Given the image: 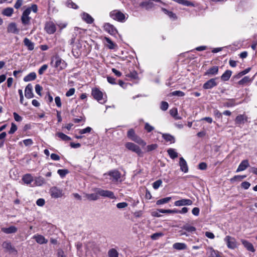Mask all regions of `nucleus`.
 Returning a JSON list of instances; mask_svg holds the SVG:
<instances>
[{
	"label": "nucleus",
	"mask_w": 257,
	"mask_h": 257,
	"mask_svg": "<svg viewBox=\"0 0 257 257\" xmlns=\"http://www.w3.org/2000/svg\"><path fill=\"white\" fill-rule=\"evenodd\" d=\"M50 64L60 70L64 69L67 66V63L58 55L51 58Z\"/></svg>",
	"instance_id": "1"
},
{
	"label": "nucleus",
	"mask_w": 257,
	"mask_h": 257,
	"mask_svg": "<svg viewBox=\"0 0 257 257\" xmlns=\"http://www.w3.org/2000/svg\"><path fill=\"white\" fill-rule=\"evenodd\" d=\"M91 95L100 103L104 104L107 101L106 97H104L102 92L97 88L92 89Z\"/></svg>",
	"instance_id": "2"
},
{
	"label": "nucleus",
	"mask_w": 257,
	"mask_h": 257,
	"mask_svg": "<svg viewBox=\"0 0 257 257\" xmlns=\"http://www.w3.org/2000/svg\"><path fill=\"white\" fill-rule=\"evenodd\" d=\"M110 17L114 20L123 22L125 19L124 14L118 10H114L110 13Z\"/></svg>",
	"instance_id": "3"
},
{
	"label": "nucleus",
	"mask_w": 257,
	"mask_h": 257,
	"mask_svg": "<svg viewBox=\"0 0 257 257\" xmlns=\"http://www.w3.org/2000/svg\"><path fill=\"white\" fill-rule=\"evenodd\" d=\"M227 247L229 249H234L237 247V243L235 238L232 236L227 235L224 238Z\"/></svg>",
	"instance_id": "4"
},
{
	"label": "nucleus",
	"mask_w": 257,
	"mask_h": 257,
	"mask_svg": "<svg viewBox=\"0 0 257 257\" xmlns=\"http://www.w3.org/2000/svg\"><path fill=\"white\" fill-rule=\"evenodd\" d=\"M125 147L130 151L137 154L139 156H143V152L138 145L131 142H127L125 144Z\"/></svg>",
	"instance_id": "5"
},
{
	"label": "nucleus",
	"mask_w": 257,
	"mask_h": 257,
	"mask_svg": "<svg viewBox=\"0 0 257 257\" xmlns=\"http://www.w3.org/2000/svg\"><path fill=\"white\" fill-rule=\"evenodd\" d=\"M218 79V77H215L211 78L203 85V88L204 89H210L218 85V82L217 80Z\"/></svg>",
	"instance_id": "6"
},
{
	"label": "nucleus",
	"mask_w": 257,
	"mask_h": 257,
	"mask_svg": "<svg viewBox=\"0 0 257 257\" xmlns=\"http://www.w3.org/2000/svg\"><path fill=\"white\" fill-rule=\"evenodd\" d=\"M31 12V9H27L23 12L21 17V21L23 25H28L30 24L31 17H29V15Z\"/></svg>",
	"instance_id": "7"
},
{
	"label": "nucleus",
	"mask_w": 257,
	"mask_h": 257,
	"mask_svg": "<svg viewBox=\"0 0 257 257\" xmlns=\"http://www.w3.org/2000/svg\"><path fill=\"white\" fill-rule=\"evenodd\" d=\"M44 29L48 34H53L56 31V25L52 21L47 22L45 24Z\"/></svg>",
	"instance_id": "8"
},
{
	"label": "nucleus",
	"mask_w": 257,
	"mask_h": 257,
	"mask_svg": "<svg viewBox=\"0 0 257 257\" xmlns=\"http://www.w3.org/2000/svg\"><path fill=\"white\" fill-rule=\"evenodd\" d=\"M97 191L99 196H101L104 197H107L112 199L116 198L113 192L111 191L103 190L101 189H97Z\"/></svg>",
	"instance_id": "9"
},
{
	"label": "nucleus",
	"mask_w": 257,
	"mask_h": 257,
	"mask_svg": "<svg viewBox=\"0 0 257 257\" xmlns=\"http://www.w3.org/2000/svg\"><path fill=\"white\" fill-rule=\"evenodd\" d=\"M51 196L54 198H58L62 197L63 194L62 190L56 187H53L50 189Z\"/></svg>",
	"instance_id": "10"
},
{
	"label": "nucleus",
	"mask_w": 257,
	"mask_h": 257,
	"mask_svg": "<svg viewBox=\"0 0 257 257\" xmlns=\"http://www.w3.org/2000/svg\"><path fill=\"white\" fill-rule=\"evenodd\" d=\"M103 28L105 31L107 32L110 35L114 36L117 33L116 29L113 26V25L110 23H105L103 26Z\"/></svg>",
	"instance_id": "11"
},
{
	"label": "nucleus",
	"mask_w": 257,
	"mask_h": 257,
	"mask_svg": "<svg viewBox=\"0 0 257 257\" xmlns=\"http://www.w3.org/2000/svg\"><path fill=\"white\" fill-rule=\"evenodd\" d=\"M193 204V201L188 199H182L176 201L174 202V205L176 206H181L185 205H191Z\"/></svg>",
	"instance_id": "12"
},
{
	"label": "nucleus",
	"mask_w": 257,
	"mask_h": 257,
	"mask_svg": "<svg viewBox=\"0 0 257 257\" xmlns=\"http://www.w3.org/2000/svg\"><path fill=\"white\" fill-rule=\"evenodd\" d=\"M219 68L217 66H213L209 68L205 73L204 75L211 77L216 75L218 73Z\"/></svg>",
	"instance_id": "13"
},
{
	"label": "nucleus",
	"mask_w": 257,
	"mask_h": 257,
	"mask_svg": "<svg viewBox=\"0 0 257 257\" xmlns=\"http://www.w3.org/2000/svg\"><path fill=\"white\" fill-rule=\"evenodd\" d=\"M25 97L28 99L33 98L34 94L33 93V86L31 84H28L25 88Z\"/></svg>",
	"instance_id": "14"
},
{
	"label": "nucleus",
	"mask_w": 257,
	"mask_h": 257,
	"mask_svg": "<svg viewBox=\"0 0 257 257\" xmlns=\"http://www.w3.org/2000/svg\"><path fill=\"white\" fill-rule=\"evenodd\" d=\"M207 257H221L217 250H214L212 247H208L206 252Z\"/></svg>",
	"instance_id": "15"
},
{
	"label": "nucleus",
	"mask_w": 257,
	"mask_h": 257,
	"mask_svg": "<svg viewBox=\"0 0 257 257\" xmlns=\"http://www.w3.org/2000/svg\"><path fill=\"white\" fill-rule=\"evenodd\" d=\"M242 244L243 245L244 247L248 251H251L252 252H254L255 251V249L252 243L249 242L248 241L241 239L240 240Z\"/></svg>",
	"instance_id": "16"
},
{
	"label": "nucleus",
	"mask_w": 257,
	"mask_h": 257,
	"mask_svg": "<svg viewBox=\"0 0 257 257\" xmlns=\"http://www.w3.org/2000/svg\"><path fill=\"white\" fill-rule=\"evenodd\" d=\"M247 117L244 114H239L237 115L235 119V122L236 124H244L247 121Z\"/></svg>",
	"instance_id": "17"
},
{
	"label": "nucleus",
	"mask_w": 257,
	"mask_h": 257,
	"mask_svg": "<svg viewBox=\"0 0 257 257\" xmlns=\"http://www.w3.org/2000/svg\"><path fill=\"white\" fill-rule=\"evenodd\" d=\"M249 166V162L247 160H243L239 165L236 172H239L245 170Z\"/></svg>",
	"instance_id": "18"
},
{
	"label": "nucleus",
	"mask_w": 257,
	"mask_h": 257,
	"mask_svg": "<svg viewBox=\"0 0 257 257\" xmlns=\"http://www.w3.org/2000/svg\"><path fill=\"white\" fill-rule=\"evenodd\" d=\"M139 6L142 8L145 9L146 10H150L154 7V4L151 1H144L141 2Z\"/></svg>",
	"instance_id": "19"
},
{
	"label": "nucleus",
	"mask_w": 257,
	"mask_h": 257,
	"mask_svg": "<svg viewBox=\"0 0 257 257\" xmlns=\"http://www.w3.org/2000/svg\"><path fill=\"white\" fill-rule=\"evenodd\" d=\"M179 165L180 170L184 172L187 173L188 172V167L186 161L183 157L180 158Z\"/></svg>",
	"instance_id": "20"
},
{
	"label": "nucleus",
	"mask_w": 257,
	"mask_h": 257,
	"mask_svg": "<svg viewBox=\"0 0 257 257\" xmlns=\"http://www.w3.org/2000/svg\"><path fill=\"white\" fill-rule=\"evenodd\" d=\"M82 20L86 23L91 24L94 22L93 18L88 13L83 12L81 15Z\"/></svg>",
	"instance_id": "21"
},
{
	"label": "nucleus",
	"mask_w": 257,
	"mask_h": 257,
	"mask_svg": "<svg viewBox=\"0 0 257 257\" xmlns=\"http://www.w3.org/2000/svg\"><path fill=\"white\" fill-rule=\"evenodd\" d=\"M2 246L6 249V251H9L11 252H17L16 249L10 242L4 241L2 244Z\"/></svg>",
	"instance_id": "22"
},
{
	"label": "nucleus",
	"mask_w": 257,
	"mask_h": 257,
	"mask_svg": "<svg viewBox=\"0 0 257 257\" xmlns=\"http://www.w3.org/2000/svg\"><path fill=\"white\" fill-rule=\"evenodd\" d=\"M227 100V101L223 103L225 107H231L241 103V102H236V99L234 98L228 99Z\"/></svg>",
	"instance_id": "23"
},
{
	"label": "nucleus",
	"mask_w": 257,
	"mask_h": 257,
	"mask_svg": "<svg viewBox=\"0 0 257 257\" xmlns=\"http://www.w3.org/2000/svg\"><path fill=\"white\" fill-rule=\"evenodd\" d=\"M1 230L6 234L15 233L18 231V228L15 226H11L9 227H3Z\"/></svg>",
	"instance_id": "24"
},
{
	"label": "nucleus",
	"mask_w": 257,
	"mask_h": 257,
	"mask_svg": "<svg viewBox=\"0 0 257 257\" xmlns=\"http://www.w3.org/2000/svg\"><path fill=\"white\" fill-rule=\"evenodd\" d=\"M33 238L35 239L36 242L40 244H45L48 242V240L46 239L44 236L40 234H37L33 236Z\"/></svg>",
	"instance_id": "25"
},
{
	"label": "nucleus",
	"mask_w": 257,
	"mask_h": 257,
	"mask_svg": "<svg viewBox=\"0 0 257 257\" xmlns=\"http://www.w3.org/2000/svg\"><path fill=\"white\" fill-rule=\"evenodd\" d=\"M7 30L9 33H12L14 34H18L19 32V30L17 27V25L15 23H10L8 25Z\"/></svg>",
	"instance_id": "26"
},
{
	"label": "nucleus",
	"mask_w": 257,
	"mask_h": 257,
	"mask_svg": "<svg viewBox=\"0 0 257 257\" xmlns=\"http://www.w3.org/2000/svg\"><path fill=\"white\" fill-rule=\"evenodd\" d=\"M24 44L27 47V49L30 51L34 49V43L27 38H25L24 40Z\"/></svg>",
	"instance_id": "27"
},
{
	"label": "nucleus",
	"mask_w": 257,
	"mask_h": 257,
	"mask_svg": "<svg viewBox=\"0 0 257 257\" xmlns=\"http://www.w3.org/2000/svg\"><path fill=\"white\" fill-rule=\"evenodd\" d=\"M108 175L113 178L114 180L115 181H118L121 177V174L120 173L116 170H112L110 171L108 173Z\"/></svg>",
	"instance_id": "28"
},
{
	"label": "nucleus",
	"mask_w": 257,
	"mask_h": 257,
	"mask_svg": "<svg viewBox=\"0 0 257 257\" xmlns=\"http://www.w3.org/2000/svg\"><path fill=\"white\" fill-rule=\"evenodd\" d=\"M162 138L167 142L170 143H174L175 142V137L170 134H163Z\"/></svg>",
	"instance_id": "29"
},
{
	"label": "nucleus",
	"mask_w": 257,
	"mask_h": 257,
	"mask_svg": "<svg viewBox=\"0 0 257 257\" xmlns=\"http://www.w3.org/2000/svg\"><path fill=\"white\" fill-rule=\"evenodd\" d=\"M173 247L176 250H184L187 249V245L185 243L176 242L173 244Z\"/></svg>",
	"instance_id": "30"
},
{
	"label": "nucleus",
	"mask_w": 257,
	"mask_h": 257,
	"mask_svg": "<svg viewBox=\"0 0 257 257\" xmlns=\"http://www.w3.org/2000/svg\"><path fill=\"white\" fill-rule=\"evenodd\" d=\"M232 74V71L230 70H226L221 76V79L223 81H228Z\"/></svg>",
	"instance_id": "31"
},
{
	"label": "nucleus",
	"mask_w": 257,
	"mask_h": 257,
	"mask_svg": "<svg viewBox=\"0 0 257 257\" xmlns=\"http://www.w3.org/2000/svg\"><path fill=\"white\" fill-rule=\"evenodd\" d=\"M86 197L90 201H95L99 199V194L97 190L95 193L86 194Z\"/></svg>",
	"instance_id": "32"
},
{
	"label": "nucleus",
	"mask_w": 257,
	"mask_h": 257,
	"mask_svg": "<svg viewBox=\"0 0 257 257\" xmlns=\"http://www.w3.org/2000/svg\"><path fill=\"white\" fill-rule=\"evenodd\" d=\"M36 77L37 75L35 72H31L24 78V81L25 82L33 81L35 80Z\"/></svg>",
	"instance_id": "33"
},
{
	"label": "nucleus",
	"mask_w": 257,
	"mask_h": 257,
	"mask_svg": "<svg viewBox=\"0 0 257 257\" xmlns=\"http://www.w3.org/2000/svg\"><path fill=\"white\" fill-rule=\"evenodd\" d=\"M24 182L27 184H30L33 181V177L30 174L25 175L22 178Z\"/></svg>",
	"instance_id": "34"
},
{
	"label": "nucleus",
	"mask_w": 257,
	"mask_h": 257,
	"mask_svg": "<svg viewBox=\"0 0 257 257\" xmlns=\"http://www.w3.org/2000/svg\"><path fill=\"white\" fill-rule=\"evenodd\" d=\"M14 13V9L12 8L8 7L3 10L2 14L4 16L11 17Z\"/></svg>",
	"instance_id": "35"
},
{
	"label": "nucleus",
	"mask_w": 257,
	"mask_h": 257,
	"mask_svg": "<svg viewBox=\"0 0 257 257\" xmlns=\"http://www.w3.org/2000/svg\"><path fill=\"white\" fill-rule=\"evenodd\" d=\"M132 141L142 146H145L146 145V143L137 135L134 138L132 139Z\"/></svg>",
	"instance_id": "36"
},
{
	"label": "nucleus",
	"mask_w": 257,
	"mask_h": 257,
	"mask_svg": "<svg viewBox=\"0 0 257 257\" xmlns=\"http://www.w3.org/2000/svg\"><path fill=\"white\" fill-rule=\"evenodd\" d=\"M56 136L64 141H68L71 140V138L63 133L58 132L56 134Z\"/></svg>",
	"instance_id": "37"
},
{
	"label": "nucleus",
	"mask_w": 257,
	"mask_h": 257,
	"mask_svg": "<svg viewBox=\"0 0 257 257\" xmlns=\"http://www.w3.org/2000/svg\"><path fill=\"white\" fill-rule=\"evenodd\" d=\"M173 1L179 4H181V5H182L184 6H191V7L194 6V4L192 2H190V1H186V0H173Z\"/></svg>",
	"instance_id": "38"
},
{
	"label": "nucleus",
	"mask_w": 257,
	"mask_h": 257,
	"mask_svg": "<svg viewBox=\"0 0 257 257\" xmlns=\"http://www.w3.org/2000/svg\"><path fill=\"white\" fill-rule=\"evenodd\" d=\"M167 153L169 155L170 157L172 159H175L178 156V153L175 151V149L170 148L167 150Z\"/></svg>",
	"instance_id": "39"
},
{
	"label": "nucleus",
	"mask_w": 257,
	"mask_h": 257,
	"mask_svg": "<svg viewBox=\"0 0 257 257\" xmlns=\"http://www.w3.org/2000/svg\"><path fill=\"white\" fill-rule=\"evenodd\" d=\"M182 228L184 230H185L186 231L189 232H193L196 231V229L195 227L190 225L189 224H186L184 225Z\"/></svg>",
	"instance_id": "40"
},
{
	"label": "nucleus",
	"mask_w": 257,
	"mask_h": 257,
	"mask_svg": "<svg viewBox=\"0 0 257 257\" xmlns=\"http://www.w3.org/2000/svg\"><path fill=\"white\" fill-rule=\"evenodd\" d=\"M161 10L165 14L167 15L169 17V18L173 19H177V16L176 14L173 13L172 12L169 11L167 10L166 9L163 8H162Z\"/></svg>",
	"instance_id": "41"
},
{
	"label": "nucleus",
	"mask_w": 257,
	"mask_h": 257,
	"mask_svg": "<svg viewBox=\"0 0 257 257\" xmlns=\"http://www.w3.org/2000/svg\"><path fill=\"white\" fill-rule=\"evenodd\" d=\"M118 252L115 248H112L108 251V257H118Z\"/></svg>",
	"instance_id": "42"
},
{
	"label": "nucleus",
	"mask_w": 257,
	"mask_h": 257,
	"mask_svg": "<svg viewBox=\"0 0 257 257\" xmlns=\"http://www.w3.org/2000/svg\"><path fill=\"white\" fill-rule=\"evenodd\" d=\"M246 177V175H235L230 179V181L231 183H234L236 181H241Z\"/></svg>",
	"instance_id": "43"
},
{
	"label": "nucleus",
	"mask_w": 257,
	"mask_h": 257,
	"mask_svg": "<svg viewBox=\"0 0 257 257\" xmlns=\"http://www.w3.org/2000/svg\"><path fill=\"white\" fill-rule=\"evenodd\" d=\"M66 6L68 8L76 10L79 8V7L71 0H67L66 2Z\"/></svg>",
	"instance_id": "44"
},
{
	"label": "nucleus",
	"mask_w": 257,
	"mask_h": 257,
	"mask_svg": "<svg viewBox=\"0 0 257 257\" xmlns=\"http://www.w3.org/2000/svg\"><path fill=\"white\" fill-rule=\"evenodd\" d=\"M171 199V197H167L166 198H164L161 199H159L157 201L156 204L157 205H161L163 204H165L168 203L169 201H170Z\"/></svg>",
	"instance_id": "45"
},
{
	"label": "nucleus",
	"mask_w": 257,
	"mask_h": 257,
	"mask_svg": "<svg viewBox=\"0 0 257 257\" xmlns=\"http://www.w3.org/2000/svg\"><path fill=\"white\" fill-rule=\"evenodd\" d=\"M69 173V171L67 169H59L57 171V173L62 178H64Z\"/></svg>",
	"instance_id": "46"
},
{
	"label": "nucleus",
	"mask_w": 257,
	"mask_h": 257,
	"mask_svg": "<svg viewBox=\"0 0 257 257\" xmlns=\"http://www.w3.org/2000/svg\"><path fill=\"white\" fill-rule=\"evenodd\" d=\"M137 136L135 131L133 128L130 129L127 133V137L130 140H132V139L134 138Z\"/></svg>",
	"instance_id": "47"
},
{
	"label": "nucleus",
	"mask_w": 257,
	"mask_h": 257,
	"mask_svg": "<svg viewBox=\"0 0 257 257\" xmlns=\"http://www.w3.org/2000/svg\"><path fill=\"white\" fill-rule=\"evenodd\" d=\"M158 211L162 213H176V209H159Z\"/></svg>",
	"instance_id": "48"
},
{
	"label": "nucleus",
	"mask_w": 257,
	"mask_h": 257,
	"mask_svg": "<svg viewBox=\"0 0 257 257\" xmlns=\"http://www.w3.org/2000/svg\"><path fill=\"white\" fill-rule=\"evenodd\" d=\"M250 81V78L249 76H245L240 80L238 82V84L240 85H243Z\"/></svg>",
	"instance_id": "49"
},
{
	"label": "nucleus",
	"mask_w": 257,
	"mask_h": 257,
	"mask_svg": "<svg viewBox=\"0 0 257 257\" xmlns=\"http://www.w3.org/2000/svg\"><path fill=\"white\" fill-rule=\"evenodd\" d=\"M105 40L108 44V47L110 49H114L115 48V46H116L115 44H114L109 38L105 37Z\"/></svg>",
	"instance_id": "50"
},
{
	"label": "nucleus",
	"mask_w": 257,
	"mask_h": 257,
	"mask_svg": "<svg viewBox=\"0 0 257 257\" xmlns=\"http://www.w3.org/2000/svg\"><path fill=\"white\" fill-rule=\"evenodd\" d=\"M158 147L157 144H153L150 145H148L146 147L147 152H149L156 150Z\"/></svg>",
	"instance_id": "51"
},
{
	"label": "nucleus",
	"mask_w": 257,
	"mask_h": 257,
	"mask_svg": "<svg viewBox=\"0 0 257 257\" xmlns=\"http://www.w3.org/2000/svg\"><path fill=\"white\" fill-rule=\"evenodd\" d=\"M162 181L161 179L158 180L153 183V187L154 189H158L161 185Z\"/></svg>",
	"instance_id": "52"
},
{
	"label": "nucleus",
	"mask_w": 257,
	"mask_h": 257,
	"mask_svg": "<svg viewBox=\"0 0 257 257\" xmlns=\"http://www.w3.org/2000/svg\"><path fill=\"white\" fill-rule=\"evenodd\" d=\"M17 126L16 124L13 122L11 124V127L8 133L9 134H13L17 130Z\"/></svg>",
	"instance_id": "53"
},
{
	"label": "nucleus",
	"mask_w": 257,
	"mask_h": 257,
	"mask_svg": "<svg viewBox=\"0 0 257 257\" xmlns=\"http://www.w3.org/2000/svg\"><path fill=\"white\" fill-rule=\"evenodd\" d=\"M172 95L173 96L182 97L185 95V93L183 91L180 90H176L172 92Z\"/></svg>",
	"instance_id": "54"
},
{
	"label": "nucleus",
	"mask_w": 257,
	"mask_h": 257,
	"mask_svg": "<svg viewBox=\"0 0 257 257\" xmlns=\"http://www.w3.org/2000/svg\"><path fill=\"white\" fill-rule=\"evenodd\" d=\"M168 107H169V104L167 102H166V101H162L161 102L160 108L162 110L165 111V110H167V109L168 108Z\"/></svg>",
	"instance_id": "55"
},
{
	"label": "nucleus",
	"mask_w": 257,
	"mask_h": 257,
	"mask_svg": "<svg viewBox=\"0 0 257 257\" xmlns=\"http://www.w3.org/2000/svg\"><path fill=\"white\" fill-rule=\"evenodd\" d=\"M91 130H92L91 127H90L89 126H87V127H86L84 129L80 130L79 132V133L81 135L84 134L86 133H89L91 131Z\"/></svg>",
	"instance_id": "56"
},
{
	"label": "nucleus",
	"mask_w": 257,
	"mask_h": 257,
	"mask_svg": "<svg viewBox=\"0 0 257 257\" xmlns=\"http://www.w3.org/2000/svg\"><path fill=\"white\" fill-rule=\"evenodd\" d=\"M48 68V65L47 64H44L42 65L38 70V73L39 75H42L44 71Z\"/></svg>",
	"instance_id": "57"
},
{
	"label": "nucleus",
	"mask_w": 257,
	"mask_h": 257,
	"mask_svg": "<svg viewBox=\"0 0 257 257\" xmlns=\"http://www.w3.org/2000/svg\"><path fill=\"white\" fill-rule=\"evenodd\" d=\"M163 235V234L161 232H156V233L153 234L151 236V237L153 240H156L159 237L162 236Z\"/></svg>",
	"instance_id": "58"
},
{
	"label": "nucleus",
	"mask_w": 257,
	"mask_h": 257,
	"mask_svg": "<svg viewBox=\"0 0 257 257\" xmlns=\"http://www.w3.org/2000/svg\"><path fill=\"white\" fill-rule=\"evenodd\" d=\"M145 129L148 132L150 133L154 130V127L151 126L149 123L146 122L145 124Z\"/></svg>",
	"instance_id": "59"
},
{
	"label": "nucleus",
	"mask_w": 257,
	"mask_h": 257,
	"mask_svg": "<svg viewBox=\"0 0 257 257\" xmlns=\"http://www.w3.org/2000/svg\"><path fill=\"white\" fill-rule=\"evenodd\" d=\"M128 205V204L126 202H120L116 204V207L118 209H122L126 207H127Z\"/></svg>",
	"instance_id": "60"
},
{
	"label": "nucleus",
	"mask_w": 257,
	"mask_h": 257,
	"mask_svg": "<svg viewBox=\"0 0 257 257\" xmlns=\"http://www.w3.org/2000/svg\"><path fill=\"white\" fill-rule=\"evenodd\" d=\"M43 88L41 86H40L39 84H36L35 85V91L40 96H41V91L42 90Z\"/></svg>",
	"instance_id": "61"
},
{
	"label": "nucleus",
	"mask_w": 257,
	"mask_h": 257,
	"mask_svg": "<svg viewBox=\"0 0 257 257\" xmlns=\"http://www.w3.org/2000/svg\"><path fill=\"white\" fill-rule=\"evenodd\" d=\"M207 164L204 162H201L198 165V169L201 170H205L207 169Z\"/></svg>",
	"instance_id": "62"
},
{
	"label": "nucleus",
	"mask_w": 257,
	"mask_h": 257,
	"mask_svg": "<svg viewBox=\"0 0 257 257\" xmlns=\"http://www.w3.org/2000/svg\"><path fill=\"white\" fill-rule=\"evenodd\" d=\"M13 115L14 119L16 121L20 122L22 120V117L19 115L17 112H14Z\"/></svg>",
	"instance_id": "63"
},
{
	"label": "nucleus",
	"mask_w": 257,
	"mask_h": 257,
	"mask_svg": "<svg viewBox=\"0 0 257 257\" xmlns=\"http://www.w3.org/2000/svg\"><path fill=\"white\" fill-rule=\"evenodd\" d=\"M75 91V89L74 88H71L69 89V90L66 92V96L67 97H70L73 95Z\"/></svg>",
	"instance_id": "64"
}]
</instances>
